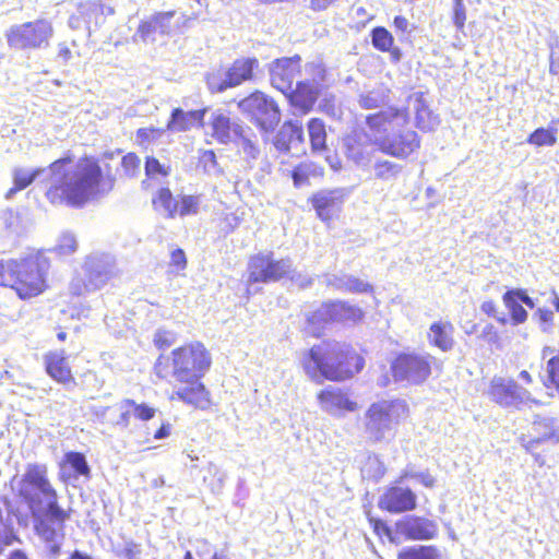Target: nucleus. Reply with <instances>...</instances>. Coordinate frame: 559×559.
Wrapping results in <instances>:
<instances>
[{"mask_svg": "<svg viewBox=\"0 0 559 559\" xmlns=\"http://www.w3.org/2000/svg\"><path fill=\"white\" fill-rule=\"evenodd\" d=\"M73 163L74 155L67 152L48 165L49 178L44 183V195L49 204L81 209L114 190L116 177L109 166L104 173L98 159L90 155L81 156L70 169Z\"/></svg>", "mask_w": 559, "mask_h": 559, "instance_id": "f257e3e1", "label": "nucleus"}, {"mask_svg": "<svg viewBox=\"0 0 559 559\" xmlns=\"http://www.w3.org/2000/svg\"><path fill=\"white\" fill-rule=\"evenodd\" d=\"M212 364V354L205 344L190 341L175 347L167 355H159L153 370L159 380L176 382L168 394L170 402H181L193 409L206 411L213 406V399L203 378Z\"/></svg>", "mask_w": 559, "mask_h": 559, "instance_id": "f03ea898", "label": "nucleus"}, {"mask_svg": "<svg viewBox=\"0 0 559 559\" xmlns=\"http://www.w3.org/2000/svg\"><path fill=\"white\" fill-rule=\"evenodd\" d=\"M365 123L368 129L366 142L357 133L344 139L345 155L356 164L368 159L366 144L397 159H407L420 148L421 138L411 127V112L407 106H388L367 115Z\"/></svg>", "mask_w": 559, "mask_h": 559, "instance_id": "7ed1b4c3", "label": "nucleus"}, {"mask_svg": "<svg viewBox=\"0 0 559 559\" xmlns=\"http://www.w3.org/2000/svg\"><path fill=\"white\" fill-rule=\"evenodd\" d=\"M15 495L33 515L41 510V500L47 502L45 512L35 520L34 526L38 536L46 542H55L64 536V524L71 518L72 510L63 509L59 504L58 491L49 478L46 464H27Z\"/></svg>", "mask_w": 559, "mask_h": 559, "instance_id": "20e7f679", "label": "nucleus"}, {"mask_svg": "<svg viewBox=\"0 0 559 559\" xmlns=\"http://www.w3.org/2000/svg\"><path fill=\"white\" fill-rule=\"evenodd\" d=\"M300 366L313 383H341L359 374L366 366V359L364 352L353 344L326 338L302 353Z\"/></svg>", "mask_w": 559, "mask_h": 559, "instance_id": "39448f33", "label": "nucleus"}, {"mask_svg": "<svg viewBox=\"0 0 559 559\" xmlns=\"http://www.w3.org/2000/svg\"><path fill=\"white\" fill-rule=\"evenodd\" d=\"M50 263L40 253L14 260L11 289L22 300H29L49 288Z\"/></svg>", "mask_w": 559, "mask_h": 559, "instance_id": "423d86ee", "label": "nucleus"}, {"mask_svg": "<svg viewBox=\"0 0 559 559\" xmlns=\"http://www.w3.org/2000/svg\"><path fill=\"white\" fill-rule=\"evenodd\" d=\"M408 403L403 399L380 400L371 403L365 412V432L372 443L384 439L385 432L393 425L400 424L409 416Z\"/></svg>", "mask_w": 559, "mask_h": 559, "instance_id": "0eeeda50", "label": "nucleus"}, {"mask_svg": "<svg viewBox=\"0 0 559 559\" xmlns=\"http://www.w3.org/2000/svg\"><path fill=\"white\" fill-rule=\"evenodd\" d=\"M53 35L52 22L46 17H37L10 26L4 36L11 49L34 51L48 48Z\"/></svg>", "mask_w": 559, "mask_h": 559, "instance_id": "6e6552de", "label": "nucleus"}, {"mask_svg": "<svg viewBox=\"0 0 559 559\" xmlns=\"http://www.w3.org/2000/svg\"><path fill=\"white\" fill-rule=\"evenodd\" d=\"M433 366L439 370L442 369L441 364H437L432 355L408 350L394 356L390 364V371L395 382L421 385L432 374Z\"/></svg>", "mask_w": 559, "mask_h": 559, "instance_id": "1a4fd4ad", "label": "nucleus"}, {"mask_svg": "<svg viewBox=\"0 0 559 559\" xmlns=\"http://www.w3.org/2000/svg\"><path fill=\"white\" fill-rule=\"evenodd\" d=\"M237 105L263 131H272L281 121L277 103L260 91L240 99Z\"/></svg>", "mask_w": 559, "mask_h": 559, "instance_id": "9d476101", "label": "nucleus"}, {"mask_svg": "<svg viewBox=\"0 0 559 559\" xmlns=\"http://www.w3.org/2000/svg\"><path fill=\"white\" fill-rule=\"evenodd\" d=\"M211 129V135L216 142L221 144L235 142L240 144L243 152L250 157L254 158L258 155L259 148L255 143V136L250 128L233 123L227 116L218 114L212 117Z\"/></svg>", "mask_w": 559, "mask_h": 559, "instance_id": "9b49d317", "label": "nucleus"}, {"mask_svg": "<svg viewBox=\"0 0 559 559\" xmlns=\"http://www.w3.org/2000/svg\"><path fill=\"white\" fill-rule=\"evenodd\" d=\"M521 445L533 455L543 444L559 443V423L557 418L547 414L534 417L525 433L520 437Z\"/></svg>", "mask_w": 559, "mask_h": 559, "instance_id": "f8f14e48", "label": "nucleus"}, {"mask_svg": "<svg viewBox=\"0 0 559 559\" xmlns=\"http://www.w3.org/2000/svg\"><path fill=\"white\" fill-rule=\"evenodd\" d=\"M153 209L165 214L167 218L195 215L200 209L198 195L182 194L175 197L168 187L159 188L152 198Z\"/></svg>", "mask_w": 559, "mask_h": 559, "instance_id": "ddd939ff", "label": "nucleus"}, {"mask_svg": "<svg viewBox=\"0 0 559 559\" xmlns=\"http://www.w3.org/2000/svg\"><path fill=\"white\" fill-rule=\"evenodd\" d=\"M251 283L277 282L290 273L288 259L275 260L272 252L257 253L248 262Z\"/></svg>", "mask_w": 559, "mask_h": 559, "instance_id": "4468645a", "label": "nucleus"}, {"mask_svg": "<svg viewBox=\"0 0 559 559\" xmlns=\"http://www.w3.org/2000/svg\"><path fill=\"white\" fill-rule=\"evenodd\" d=\"M487 397L503 408H520L530 400V392L511 378L493 377L486 390Z\"/></svg>", "mask_w": 559, "mask_h": 559, "instance_id": "2eb2a0df", "label": "nucleus"}, {"mask_svg": "<svg viewBox=\"0 0 559 559\" xmlns=\"http://www.w3.org/2000/svg\"><path fill=\"white\" fill-rule=\"evenodd\" d=\"M346 193L344 189H322L308 198V203L314 210L317 217L330 225L342 212Z\"/></svg>", "mask_w": 559, "mask_h": 559, "instance_id": "dca6fc26", "label": "nucleus"}, {"mask_svg": "<svg viewBox=\"0 0 559 559\" xmlns=\"http://www.w3.org/2000/svg\"><path fill=\"white\" fill-rule=\"evenodd\" d=\"M316 397L320 407L331 414L355 413L360 408L359 403L342 388L325 386L317 392Z\"/></svg>", "mask_w": 559, "mask_h": 559, "instance_id": "f3484780", "label": "nucleus"}, {"mask_svg": "<svg viewBox=\"0 0 559 559\" xmlns=\"http://www.w3.org/2000/svg\"><path fill=\"white\" fill-rule=\"evenodd\" d=\"M300 73L301 57L299 55L277 58L270 67L271 82L282 93L290 90Z\"/></svg>", "mask_w": 559, "mask_h": 559, "instance_id": "a211bd4d", "label": "nucleus"}, {"mask_svg": "<svg viewBox=\"0 0 559 559\" xmlns=\"http://www.w3.org/2000/svg\"><path fill=\"white\" fill-rule=\"evenodd\" d=\"M378 507L393 514L413 511L417 507V496L408 487L391 486L379 498Z\"/></svg>", "mask_w": 559, "mask_h": 559, "instance_id": "6ab92c4d", "label": "nucleus"}, {"mask_svg": "<svg viewBox=\"0 0 559 559\" xmlns=\"http://www.w3.org/2000/svg\"><path fill=\"white\" fill-rule=\"evenodd\" d=\"M258 66L259 61L257 58L236 59L228 68L225 79L219 83L210 80L209 87L212 92H223L227 88L238 86L253 79V72Z\"/></svg>", "mask_w": 559, "mask_h": 559, "instance_id": "aec40b11", "label": "nucleus"}, {"mask_svg": "<svg viewBox=\"0 0 559 559\" xmlns=\"http://www.w3.org/2000/svg\"><path fill=\"white\" fill-rule=\"evenodd\" d=\"M44 367L47 376L56 383L64 388L76 385L72 367L63 349L46 353L44 355Z\"/></svg>", "mask_w": 559, "mask_h": 559, "instance_id": "412c9836", "label": "nucleus"}, {"mask_svg": "<svg viewBox=\"0 0 559 559\" xmlns=\"http://www.w3.org/2000/svg\"><path fill=\"white\" fill-rule=\"evenodd\" d=\"M289 105L298 110L300 115L309 114L319 99L320 91L318 86L310 81H299L295 87L283 92Z\"/></svg>", "mask_w": 559, "mask_h": 559, "instance_id": "4be33fe9", "label": "nucleus"}, {"mask_svg": "<svg viewBox=\"0 0 559 559\" xmlns=\"http://www.w3.org/2000/svg\"><path fill=\"white\" fill-rule=\"evenodd\" d=\"M396 528L406 540H428L438 535V525L435 521L416 515L396 522Z\"/></svg>", "mask_w": 559, "mask_h": 559, "instance_id": "5701e85b", "label": "nucleus"}, {"mask_svg": "<svg viewBox=\"0 0 559 559\" xmlns=\"http://www.w3.org/2000/svg\"><path fill=\"white\" fill-rule=\"evenodd\" d=\"M407 100L414 103L415 124L420 131L430 132L439 126V116L430 109L424 92L411 94Z\"/></svg>", "mask_w": 559, "mask_h": 559, "instance_id": "b1692460", "label": "nucleus"}, {"mask_svg": "<svg viewBox=\"0 0 559 559\" xmlns=\"http://www.w3.org/2000/svg\"><path fill=\"white\" fill-rule=\"evenodd\" d=\"M304 128L298 121H285L282 129L276 133L273 144L277 151L287 153L293 145L304 143Z\"/></svg>", "mask_w": 559, "mask_h": 559, "instance_id": "393cba45", "label": "nucleus"}, {"mask_svg": "<svg viewBox=\"0 0 559 559\" xmlns=\"http://www.w3.org/2000/svg\"><path fill=\"white\" fill-rule=\"evenodd\" d=\"M204 115L205 109L183 111L180 108H175L167 122V129L175 132L191 130L194 127L203 124Z\"/></svg>", "mask_w": 559, "mask_h": 559, "instance_id": "a878e982", "label": "nucleus"}, {"mask_svg": "<svg viewBox=\"0 0 559 559\" xmlns=\"http://www.w3.org/2000/svg\"><path fill=\"white\" fill-rule=\"evenodd\" d=\"M371 44L373 48L380 52H388L393 63L401 61L403 53L392 33L384 26H376L370 32Z\"/></svg>", "mask_w": 559, "mask_h": 559, "instance_id": "bb28decb", "label": "nucleus"}, {"mask_svg": "<svg viewBox=\"0 0 559 559\" xmlns=\"http://www.w3.org/2000/svg\"><path fill=\"white\" fill-rule=\"evenodd\" d=\"M454 326L450 321H436L430 324L428 341L441 352H450L454 346Z\"/></svg>", "mask_w": 559, "mask_h": 559, "instance_id": "cd10ccee", "label": "nucleus"}, {"mask_svg": "<svg viewBox=\"0 0 559 559\" xmlns=\"http://www.w3.org/2000/svg\"><path fill=\"white\" fill-rule=\"evenodd\" d=\"M307 131L311 152L314 154L325 152L328 150V132L323 119L310 118L307 122Z\"/></svg>", "mask_w": 559, "mask_h": 559, "instance_id": "c85d7f7f", "label": "nucleus"}, {"mask_svg": "<svg viewBox=\"0 0 559 559\" xmlns=\"http://www.w3.org/2000/svg\"><path fill=\"white\" fill-rule=\"evenodd\" d=\"M60 466L61 468L69 471V477H84L86 479L91 478V467L82 452H66Z\"/></svg>", "mask_w": 559, "mask_h": 559, "instance_id": "c756f323", "label": "nucleus"}, {"mask_svg": "<svg viewBox=\"0 0 559 559\" xmlns=\"http://www.w3.org/2000/svg\"><path fill=\"white\" fill-rule=\"evenodd\" d=\"M502 300L506 308L509 310L510 321L513 325H519L527 320V311L521 305L519 298V290L509 289L502 295Z\"/></svg>", "mask_w": 559, "mask_h": 559, "instance_id": "7c9ffc66", "label": "nucleus"}, {"mask_svg": "<svg viewBox=\"0 0 559 559\" xmlns=\"http://www.w3.org/2000/svg\"><path fill=\"white\" fill-rule=\"evenodd\" d=\"M323 175V168L317 166L311 160H302L298 163L290 171L295 188L308 185L311 177H320Z\"/></svg>", "mask_w": 559, "mask_h": 559, "instance_id": "2f4dec72", "label": "nucleus"}, {"mask_svg": "<svg viewBox=\"0 0 559 559\" xmlns=\"http://www.w3.org/2000/svg\"><path fill=\"white\" fill-rule=\"evenodd\" d=\"M396 559H442V555L433 545H417L402 548Z\"/></svg>", "mask_w": 559, "mask_h": 559, "instance_id": "473e14b6", "label": "nucleus"}, {"mask_svg": "<svg viewBox=\"0 0 559 559\" xmlns=\"http://www.w3.org/2000/svg\"><path fill=\"white\" fill-rule=\"evenodd\" d=\"M45 171V168L37 167L31 171L24 169H15L13 171V186L9 189L7 195L11 197L16 192L29 187L35 179Z\"/></svg>", "mask_w": 559, "mask_h": 559, "instance_id": "72a5a7b5", "label": "nucleus"}, {"mask_svg": "<svg viewBox=\"0 0 559 559\" xmlns=\"http://www.w3.org/2000/svg\"><path fill=\"white\" fill-rule=\"evenodd\" d=\"M527 143L539 146H552L557 142L556 128H537L527 136Z\"/></svg>", "mask_w": 559, "mask_h": 559, "instance_id": "f704fd0d", "label": "nucleus"}, {"mask_svg": "<svg viewBox=\"0 0 559 559\" xmlns=\"http://www.w3.org/2000/svg\"><path fill=\"white\" fill-rule=\"evenodd\" d=\"M343 311V301L341 300H330L322 304L320 312V318L325 323H343L342 318Z\"/></svg>", "mask_w": 559, "mask_h": 559, "instance_id": "c9c22d12", "label": "nucleus"}, {"mask_svg": "<svg viewBox=\"0 0 559 559\" xmlns=\"http://www.w3.org/2000/svg\"><path fill=\"white\" fill-rule=\"evenodd\" d=\"M20 542L12 524L4 520L3 511L0 508V552H2L4 548Z\"/></svg>", "mask_w": 559, "mask_h": 559, "instance_id": "e433bc0d", "label": "nucleus"}, {"mask_svg": "<svg viewBox=\"0 0 559 559\" xmlns=\"http://www.w3.org/2000/svg\"><path fill=\"white\" fill-rule=\"evenodd\" d=\"M368 523L379 538L386 537L390 543L395 545L401 543L400 538L393 534L392 528L382 519L368 515Z\"/></svg>", "mask_w": 559, "mask_h": 559, "instance_id": "4c0bfd02", "label": "nucleus"}, {"mask_svg": "<svg viewBox=\"0 0 559 559\" xmlns=\"http://www.w3.org/2000/svg\"><path fill=\"white\" fill-rule=\"evenodd\" d=\"M124 404L133 408V417L141 421H148L156 416L157 409L147 403H136L132 399H124Z\"/></svg>", "mask_w": 559, "mask_h": 559, "instance_id": "58836bf2", "label": "nucleus"}, {"mask_svg": "<svg viewBox=\"0 0 559 559\" xmlns=\"http://www.w3.org/2000/svg\"><path fill=\"white\" fill-rule=\"evenodd\" d=\"M547 380L545 385L559 393V352L551 356L546 364Z\"/></svg>", "mask_w": 559, "mask_h": 559, "instance_id": "ea45409f", "label": "nucleus"}, {"mask_svg": "<svg viewBox=\"0 0 559 559\" xmlns=\"http://www.w3.org/2000/svg\"><path fill=\"white\" fill-rule=\"evenodd\" d=\"M373 171L377 179L389 180L401 171V167L391 160L381 159L373 165Z\"/></svg>", "mask_w": 559, "mask_h": 559, "instance_id": "a19ab883", "label": "nucleus"}, {"mask_svg": "<svg viewBox=\"0 0 559 559\" xmlns=\"http://www.w3.org/2000/svg\"><path fill=\"white\" fill-rule=\"evenodd\" d=\"M121 169L128 178H135L140 174L141 158L134 152H129L121 158Z\"/></svg>", "mask_w": 559, "mask_h": 559, "instance_id": "79ce46f5", "label": "nucleus"}, {"mask_svg": "<svg viewBox=\"0 0 559 559\" xmlns=\"http://www.w3.org/2000/svg\"><path fill=\"white\" fill-rule=\"evenodd\" d=\"M343 288L346 293L353 294H371L373 293V286L359 277L349 276L343 284Z\"/></svg>", "mask_w": 559, "mask_h": 559, "instance_id": "37998d69", "label": "nucleus"}, {"mask_svg": "<svg viewBox=\"0 0 559 559\" xmlns=\"http://www.w3.org/2000/svg\"><path fill=\"white\" fill-rule=\"evenodd\" d=\"M365 313L361 308L343 301L342 318L344 324H357L364 320Z\"/></svg>", "mask_w": 559, "mask_h": 559, "instance_id": "c03bdc74", "label": "nucleus"}, {"mask_svg": "<svg viewBox=\"0 0 559 559\" xmlns=\"http://www.w3.org/2000/svg\"><path fill=\"white\" fill-rule=\"evenodd\" d=\"M76 249H78L76 239L71 234L62 235L59 238V240L55 247V251L59 255H70V254L74 253L76 251Z\"/></svg>", "mask_w": 559, "mask_h": 559, "instance_id": "a18cd8bd", "label": "nucleus"}, {"mask_svg": "<svg viewBox=\"0 0 559 559\" xmlns=\"http://www.w3.org/2000/svg\"><path fill=\"white\" fill-rule=\"evenodd\" d=\"M145 175L147 177L162 176L167 177L169 175V168L165 167L159 163V160L154 156H147L145 158Z\"/></svg>", "mask_w": 559, "mask_h": 559, "instance_id": "49530a36", "label": "nucleus"}, {"mask_svg": "<svg viewBox=\"0 0 559 559\" xmlns=\"http://www.w3.org/2000/svg\"><path fill=\"white\" fill-rule=\"evenodd\" d=\"M480 310L486 316L496 319L497 322L500 323L501 325H506L509 322V319L506 317V314L500 312L499 306L497 305V302L491 299L485 300L480 305Z\"/></svg>", "mask_w": 559, "mask_h": 559, "instance_id": "de8ad7c7", "label": "nucleus"}, {"mask_svg": "<svg viewBox=\"0 0 559 559\" xmlns=\"http://www.w3.org/2000/svg\"><path fill=\"white\" fill-rule=\"evenodd\" d=\"M467 14L464 0H453L452 21L457 31H463L465 27Z\"/></svg>", "mask_w": 559, "mask_h": 559, "instance_id": "09e8293b", "label": "nucleus"}, {"mask_svg": "<svg viewBox=\"0 0 559 559\" xmlns=\"http://www.w3.org/2000/svg\"><path fill=\"white\" fill-rule=\"evenodd\" d=\"M163 133L162 129L148 127L136 130V142L140 146H146L150 142L159 138Z\"/></svg>", "mask_w": 559, "mask_h": 559, "instance_id": "8fccbe9b", "label": "nucleus"}, {"mask_svg": "<svg viewBox=\"0 0 559 559\" xmlns=\"http://www.w3.org/2000/svg\"><path fill=\"white\" fill-rule=\"evenodd\" d=\"M175 11H166V12H157L152 15L154 23L156 25V31L160 34H169L170 33V20L175 16Z\"/></svg>", "mask_w": 559, "mask_h": 559, "instance_id": "3c124183", "label": "nucleus"}, {"mask_svg": "<svg viewBox=\"0 0 559 559\" xmlns=\"http://www.w3.org/2000/svg\"><path fill=\"white\" fill-rule=\"evenodd\" d=\"M153 342L157 349L164 350L169 348L176 342V335L167 330H158L154 334Z\"/></svg>", "mask_w": 559, "mask_h": 559, "instance_id": "603ef678", "label": "nucleus"}, {"mask_svg": "<svg viewBox=\"0 0 559 559\" xmlns=\"http://www.w3.org/2000/svg\"><path fill=\"white\" fill-rule=\"evenodd\" d=\"M187 265H188V260H187L186 252L180 248L174 249L170 252V259H169V266L171 267V270L174 272L178 273V272L186 270Z\"/></svg>", "mask_w": 559, "mask_h": 559, "instance_id": "864d4df0", "label": "nucleus"}, {"mask_svg": "<svg viewBox=\"0 0 559 559\" xmlns=\"http://www.w3.org/2000/svg\"><path fill=\"white\" fill-rule=\"evenodd\" d=\"M535 317L544 331L550 330L554 326L555 316L551 310L538 308L535 312Z\"/></svg>", "mask_w": 559, "mask_h": 559, "instance_id": "5fc2aeb1", "label": "nucleus"}, {"mask_svg": "<svg viewBox=\"0 0 559 559\" xmlns=\"http://www.w3.org/2000/svg\"><path fill=\"white\" fill-rule=\"evenodd\" d=\"M13 264L14 260H10L7 263L0 262V286L11 288V283H13Z\"/></svg>", "mask_w": 559, "mask_h": 559, "instance_id": "6e6d98bb", "label": "nucleus"}, {"mask_svg": "<svg viewBox=\"0 0 559 559\" xmlns=\"http://www.w3.org/2000/svg\"><path fill=\"white\" fill-rule=\"evenodd\" d=\"M155 32L156 25L152 16L148 20L141 21L136 28V34L142 40H146Z\"/></svg>", "mask_w": 559, "mask_h": 559, "instance_id": "4d7b16f0", "label": "nucleus"}, {"mask_svg": "<svg viewBox=\"0 0 559 559\" xmlns=\"http://www.w3.org/2000/svg\"><path fill=\"white\" fill-rule=\"evenodd\" d=\"M120 414L116 420V425L121 428H128L131 417H133V408L124 404V400L120 403Z\"/></svg>", "mask_w": 559, "mask_h": 559, "instance_id": "13d9d810", "label": "nucleus"}, {"mask_svg": "<svg viewBox=\"0 0 559 559\" xmlns=\"http://www.w3.org/2000/svg\"><path fill=\"white\" fill-rule=\"evenodd\" d=\"M402 478H416L426 488H432L436 485V478L429 472H421L417 474L404 473Z\"/></svg>", "mask_w": 559, "mask_h": 559, "instance_id": "bf43d9fd", "label": "nucleus"}, {"mask_svg": "<svg viewBox=\"0 0 559 559\" xmlns=\"http://www.w3.org/2000/svg\"><path fill=\"white\" fill-rule=\"evenodd\" d=\"M480 337L489 344H499L500 335L497 328L488 323L481 331Z\"/></svg>", "mask_w": 559, "mask_h": 559, "instance_id": "052dcab7", "label": "nucleus"}, {"mask_svg": "<svg viewBox=\"0 0 559 559\" xmlns=\"http://www.w3.org/2000/svg\"><path fill=\"white\" fill-rule=\"evenodd\" d=\"M340 0H310L309 8L314 12H322L338 2Z\"/></svg>", "mask_w": 559, "mask_h": 559, "instance_id": "680f3d73", "label": "nucleus"}, {"mask_svg": "<svg viewBox=\"0 0 559 559\" xmlns=\"http://www.w3.org/2000/svg\"><path fill=\"white\" fill-rule=\"evenodd\" d=\"M171 431V424L169 423H162L160 426L155 430L154 432V439L160 440L165 439L170 436Z\"/></svg>", "mask_w": 559, "mask_h": 559, "instance_id": "e2e57ef3", "label": "nucleus"}, {"mask_svg": "<svg viewBox=\"0 0 559 559\" xmlns=\"http://www.w3.org/2000/svg\"><path fill=\"white\" fill-rule=\"evenodd\" d=\"M393 25L401 32H406L408 28V20L403 15H396L393 20Z\"/></svg>", "mask_w": 559, "mask_h": 559, "instance_id": "0e129e2a", "label": "nucleus"}, {"mask_svg": "<svg viewBox=\"0 0 559 559\" xmlns=\"http://www.w3.org/2000/svg\"><path fill=\"white\" fill-rule=\"evenodd\" d=\"M71 56V49L66 44H60L58 48V57L63 61H68L70 60Z\"/></svg>", "mask_w": 559, "mask_h": 559, "instance_id": "69168bd1", "label": "nucleus"}, {"mask_svg": "<svg viewBox=\"0 0 559 559\" xmlns=\"http://www.w3.org/2000/svg\"><path fill=\"white\" fill-rule=\"evenodd\" d=\"M519 290V298L521 299V302L525 304L528 308L534 309L535 302L534 300L526 294L524 289H518Z\"/></svg>", "mask_w": 559, "mask_h": 559, "instance_id": "338daca9", "label": "nucleus"}, {"mask_svg": "<svg viewBox=\"0 0 559 559\" xmlns=\"http://www.w3.org/2000/svg\"><path fill=\"white\" fill-rule=\"evenodd\" d=\"M7 559H29L25 551L16 549L12 551Z\"/></svg>", "mask_w": 559, "mask_h": 559, "instance_id": "774afa93", "label": "nucleus"}]
</instances>
